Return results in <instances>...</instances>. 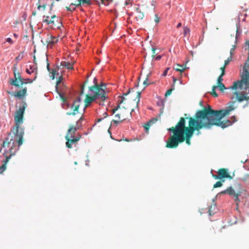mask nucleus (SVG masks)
Segmentation results:
<instances>
[{
    "instance_id": "obj_51",
    "label": "nucleus",
    "mask_w": 249,
    "mask_h": 249,
    "mask_svg": "<svg viewBox=\"0 0 249 249\" xmlns=\"http://www.w3.org/2000/svg\"><path fill=\"white\" fill-rule=\"evenodd\" d=\"M17 142H18V146H20L22 144V142L23 141H17Z\"/></svg>"
},
{
    "instance_id": "obj_61",
    "label": "nucleus",
    "mask_w": 249,
    "mask_h": 249,
    "mask_svg": "<svg viewBox=\"0 0 249 249\" xmlns=\"http://www.w3.org/2000/svg\"><path fill=\"white\" fill-rule=\"evenodd\" d=\"M120 140H125V141H126V140H129V139H127L126 138H125V139H121Z\"/></svg>"
},
{
    "instance_id": "obj_8",
    "label": "nucleus",
    "mask_w": 249,
    "mask_h": 249,
    "mask_svg": "<svg viewBox=\"0 0 249 249\" xmlns=\"http://www.w3.org/2000/svg\"><path fill=\"white\" fill-rule=\"evenodd\" d=\"M227 194L230 196H233L234 197V200L235 202H240V200L239 199V196H240L241 194V191H239L237 192H235L234 190L232 188V187H229L227 189L221 191L219 193V195H224Z\"/></svg>"
},
{
    "instance_id": "obj_54",
    "label": "nucleus",
    "mask_w": 249,
    "mask_h": 249,
    "mask_svg": "<svg viewBox=\"0 0 249 249\" xmlns=\"http://www.w3.org/2000/svg\"><path fill=\"white\" fill-rule=\"evenodd\" d=\"M47 70L48 71H50V67H49V63L47 64Z\"/></svg>"
},
{
    "instance_id": "obj_39",
    "label": "nucleus",
    "mask_w": 249,
    "mask_h": 249,
    "mask_svg": "<svg viewBox=\"0 0 249 249\" xmlns=\"http://www.w3.org/2000/svg\"><path fill=\"white\" fill-rule=\"evenodd\" d=\"M222 77L223 76H221V75H219V76L217 78V84H221V83H222V81H223V78H222Z\"/></svg>"
},
{
    "instance_id": "obj_37",
    "label": "nucleus",
    "mask_w": 249,
    "mask_h": 249,
    "mask_svg": "<svg viewBox=\"0 0 249 249\" xmlns=\"http://www.w3.org/2000/svg\"><path fill=\"white\" fill-rule=\"evenodd\" d=\"M151 50H152V56L153 57H154L155 55L156 54H158L159 53L156 52L157 49L155 48L152 47Z\"/></svg>"
},
{
    "instance_id": "obj_23",
    "label": "nucleus",
    "mask_w": 249,
    "mask_h": 249,
    "mask_svg": "<svg viewBox=\"0 0 249 249\" xmlns=\"http://www.w3.org/2000/svg\"><path fill=\"white\" fill-rule=\"evenodd\" d=\"M77 141H67L66 144L67 147L69 148H72V144H76Z\"/></svg>"
},
{
    "instance_id": "obj_59",
    "label": "nucleus",
    "mask_w": 249,
    "mask_h": 249,
    "mask_svg": "<svg viewBox=\"0 0 249 249\" xmlns=\"http://www.w3.org/2000/svg\"><path fill=\"white\" fill-rule=\"evenodd\" d=\"M12 149H13V147H11V148L10 149V152L11 154L13 153Z\"/></svg>"
},
{
    "instance_id": "obj_5",
    "label": "nucleus",
    "mask_w": 249,
    "mask_h": 249,
    "mask_svg": "<svg viewBox=\"0 0 249 249\" xmlns=\"http://www.w3.org/2000/svg\"><path fill=\"white\" fill-rule=\"evenodd\" d=\"M76 127L70 126L65 137L66 140H79L81 138V136L76 133Z\"/></svg>"
},
{
    "instance_id": "obj_30",
    "label": "nucleus",
    "mask_w": 249,
    "mask_h": 249,
    "mask_svg": "<svg viewBox=\"0 0 249 249\" xmlns=\"http://www.w3.org/2000/svg\"><path fill=\"white\" fill-rule=\"evenodd\" d=\"M50 72L52 73L51 77L53 80L54 79L55 75H58L59 74V73L58 72H56V71L54 69H53L52 71H50Z\"/></svg>"
},
{
    "instance_id": "obj_13",
    "label": "nucleus",
    "mask_w": 249,
    "mask_h": 249,
    "mask_svg": "<svg viewBox=\"0 0 249 249\" xmlns=\"http://www.w3.org/2000/svg\"><path fill=\"white\" fill-rule=\"evenodd\" d=\"M27 93V88L26 87L23 88L21 90L18 91H15L13 93V95L18 99H22Z\"/></svg>"
},
{
    "instance_id": "obj_14",
    "label": "nucleus",
    "mask_w": 249,
    "mask_h": 249,
    "mask_svg": "<svg viewBox=\"0 0 249 249\" xmlns=\"http://www.w3.org/2000/svg\"><path fill=\"white\" fill-rule=\"evenodd\" d=\"M94 0L96 1L97 0ZM84 4L90 5L91 4V0H76L74 2L71 3V5H75L78 7Z\"/></svg>"
},
{
    "instance_id": "obj_24",
    "label": "nucleus",
    "mask_w": 249,
    "mask_h": 249,
    "mask_svg": "<svg viewBox=\"0 0 249 249\" xmlns=\"http://www.w3.org/2000/svg\"><path fill=\"white\" fill-rule=\"evenodd\" d=\"M217 88V87L216 86H213L212 88V90L211 91V94L215 97H216L218 96V94L216 92L215 89Z\"/></svg>"
},
{
    "instance_id": "obj_6",
    "label": "nucleus",
    "mask_w": 249,
    "mask_h": 249,
    "mask_svg": "<svg viewBox=\"0 0 249 249\" xmlns=\"http://www.w3.org/2000/svg\"><path fill=\"white\" fill-rule=\"evenodd\" d=\"M213 177L215 179H220L222 181L223 178H227L230 179H232V177L229 175L228 172V169L226 168H220L217 171V175H213Z\"/></svg>"
},
{
    "instance_id": "obj_56",
    "label": "nucleus",
    "mask_w": 249,
    "mask_h": 249,
    "mask_svg": "<svg viewBox=\"0 0 249 249\" xmlns=\"http://www.w3.org/2000/svg\"><path fill=\"white\" fill-rule=\"evenodd\" d=\"M177 80V79L175 77H173V82L175 83L176 81Z\"/></svg>"
},
{
    "instance_id": "obj_62",
    "label": "nucleus",
    "mask_w": 249,
    "mask_h": 249,
    "mask_svg": "<svg viewBox=\"0 0 249 249\" xmlns=\"http://www.w3.org/2000/svg\"><path fill=\"white\" fill-rule=\"evenodd\" d=\"M10 159V157L6 158V161H8L9 159Z\"/></svg>"
},
{
    "instance_id": "obj_34",
    "label": "nucleus",
    "mask_w": 249,
    "mask_h": 249,
    "mask_svg": "<svg viewBox=\"0 0 249 249\" xmlns=\"http://www.w3.org/2000/svg\"><path fill=\"white\" fill-rule=\"evenodd\" d=\"M23 52H22L19 53V54L18 55V56L17 57H16V60H20L23 58Z\"/></svg>"
},
{
    "instance_id": "obj_1",
    "label": "nucleus",
    "mask_w": 249,
    "mask_h": 249,
    "mask_svg": "<svg viewBox=\"0 0 249 249\" xmlns=\"http://www.w3.org/2000/svg\"><path fill=\"white\" fill-rule=\"evenodd\" d=\"M235 101L229 103L226 109L220 110H213L210 106L208 107L198 110L193 117L188 118V125H186V120L181 117L175 126L168 129L170 136L168 140H191L194 136L202 134V130L210 129L213 125L226 128L232 124L230 120L221 119L234 110Z\"/></svg>"
},
{
    "instance_id": "obj_49",
    "label": "nucleus",
    "mask_w": 249,
    "mask_h": 249,
    "mask_svg": "<svg viewBox=\"0 0 249 249\" xmlns=\"http://www.w3.org/2000/svg\"><path fill=\"white\" fill-rule=\"evenodd\" d=\"M66 9L69 11H72L75 10V8L71 9V8H70V7H66Z\"/></svg>"
},
{
    "instance_id": "obj_26",
    "label": "nucleus",
    "mask_w": 249,
    "mask_h": 249,
    "mask_svg": "<svg viewBox=\"0 0 249 249\" xmlns=\"http://www.w3.org/2000/svg\"><path fill=\"white\" fill-rule=\"evenodd\" d=\"M58 23L56 24L55 22L53 24V25H51V28H53L54 27H56L57 28H60L62 26V23L60 21H57Z\"/></svg>"
},
{
    "instance_id": "obj_35",
    "label": "nucleus",
    "mask_w": 249,
    "mask_h": 249,
    "mask_svg": "<svg viewBox=\"0 0 249 249\" xmlns=\"http://www.w3.org/2000/svg\"><path fill=\"white\" fill-rule=\"evenodd\" d=\"M226 66L223 65L222 67L220 68V70L221 71V76H223L225 74V69Z\"/></svg>"
},
{
    "instance_id": "obj_42",
    "label": "nucleus",
    "mask_w": 249,
    "mask_h": 249,
    "mask_svg": "<svg viewBox=\"0 0 249 249\" xmlns=\"http://www.w3.org/2000/svg\"><path fill=\"white\" fill-rule=\"evenodd\" d=\"M155 21L157 23H158L160 21V18L159 17L158 15L156 14L155 15Z\"/></svg>"
},
{
    "instance_id": "obj_47",
    "label": "nucleus",
    "mask_w": 249,
    "mask_h": 249,
    "mask_svg": "<svg viewBox=\"0 0 249 249\" xmlns=\"http://www.w3.org/2000/svg\"><path fill=\"white\" fill-rule=\"evenodd\" d=\"M169 68H167L164 71L163 74H162V75L165 76L167 75V72H168V71L169 70Z\"/></svg>"
},
{
    "instance_id": "obj_27",
    "label": "nucleus",
    "mask_w": 249,
    "mask_h": 249,
    "mask_svg": "<svg viewBox=\"0 0 249 249\" xmlns=\"http://www.w3.org/2000/svg\"><path fill=\"white\" fill-rule=\"evenodd\" d=\"M232 57L230 56L226 60H225L224 65L227 66L229 64L230 62L232 61Z\"/></svg>"
},
{
    "instance_id": "obj_20",
    "label": "nucleus",
    "mask_w": 249,
    "mask_h": 249,
    "mask_svg": "<svg viewBox=\"0 0 249 249\" xmlns=\"http://www.w3.org/2000/svg\"><path fill=\"white\" fill-rule=\"evenodd\" d=\"M36 77H37V76L36 75L35 78L33 79H31L30 78H26V79L23 78V81H21L20 86H22L24 84H26L28 83H32L33 82V81L36 79Z\"/></svg>"
},
{
    "instance_id": "obj_3",
    "label": "nucleus",
    "mask_w": 249,
    "mask_h": 249,
    "mask_svg": "<svg viewBox=\"0 0 249 249\" xmlns=\"http://www.w3.org/2000/svg\"><path fill=\"white\" fill-rule=\"evenodd\" d=\"M26 107V104L24 103L23 106L20 107L15 113V121L17 126L16 132L15 133V140H22L23 139L24 132L23 129L19 127V125L22 123L23 114Z\"/></svg>"
},
{
    "instance_id": "obj_48",
    "label": "nucleus",
    "mask_w": 249,
    "mask_h": 249,
    "mask_svg": "<svg viewBox=\"0 0 249 249\" xmlns=\"http://www.w3.org/2000/svg\"><path fill=\"white\" fill-rule=\"evenodd\" d=\"M6 41L11 44L13 43L12 39L10 37H8L6 39Z\"/></svg>"
},
{
    "instance_id": "obj_46",
    "label": "nucleus",
    "mask_w": 249,
    "mask_h": 249,
    "mask_svg": "<svg viewBox=\"0 0 249 249\" xmlns=\"http://www.w3.org/2000/svg\"><path fill=\"white\" fill-rule=\"evenodd\" d=\"M163 110H164L163 107H162L161 108H160V113L159 114V117H160V116L162 115V114L163 113Z\"/></svg>"
},
{
    "instance_id": "obj_53",
    "label": "nucleus",
    "mask_w": 249,
    "mask_h": 249,
    "mask_svg": "<svg viewBox=\"0 0 249 249\" xmlns=\"http://www.w3.org/2000/svg\"><path fill=\"white\" fill-rule=\"evenodd\" d=\"M34 62L35 64H36V57L35 55L34 56Z\"/></svg>"
},
{
    "instance_id": "obj_57",
    "label": "nucleus",
    "mask_w": 249,
    "mask_h": 249,
    "mask_svg": "<svg viewBox=\"0 0 249 249\" xmlns=\"http://www.w3.org/2000/svg\"><path fill=\"white\" fill-rule=\"evenodd\" d=\"M186 142L188 145H190L191 144V141H186Z\"/></svg>"
},
{
    "instance_id": "obj_19",
    "label": "nucleus",
    "mask_w": 249,
    "mask_h": 249,
    "mask_svg": "<svg viewBox=\"0 0 249 249\" xmlns=\"http://www.w3.org/2000/svg\"><path fill=\"white\" fill-rule=\"evenodd\" d=\"M74 63V62L71 63L68 62L62 61L61 62V66L66 67L68 69L72 70L73 69V65Z\"/></svg>"
},
{
    "instance_id": "obj_9",
    "label": "nucleus",
    "mask_w": 249,
    "mask_h": 249,
    "mask_svg": "<svg viewBox=\"0 0 249 249\" xmlns=\"http://www.w3.org/2000/svg\"><path fill=\"white\" fill-rule=\"evenodd\" d=\"M233 94L236 96V98L239 102H242L245 100H249V89L248 92L245 93L235 91Z\"/></svg>"
},
{
    "instance_id": "obj_50",
    "label": "nucleus",
    "mask_w": 249,
    "mask_h": 249,
    "mask_svg": "<svg viewBox=\"0 0 249 249\" xmlns=\"http://www.w3.org/2000/svg\"><path fill=\"white\" fill-rule=\"evenodd\" d=\"M161 56H160V55H158V56H157L155 58V59H156V60H160V59H161Z\"/></svg>"
},
{
    "instance_id": "obj_63",
    "label": "nucleus",
    "mask_w": 249,
    "mask_h": 249,
    "mask_svg": "<svg viewBox=\"0 0 249 249\" xmlns=\"http://www.w3.org/2000/svg\"><path fill=\"white\" fill-rule=\"evenodd\" d=\"M61 98H62V99L64 101H65V99L64 98V97H61Z\"/></svg>"
},
{
    "instance_id": "obj_2",
    "label": "nucleus",
    "mask_w": 249,
    "mask_h": 249,
    "mask_svg": "<svg viewBox=\"0 0 249 249\" xmlns=\"http://www.w3.org/2000/svg\"><path fill=\"white\" fill-rule=\"evenodd\" d=\"M94 85L89 87V93L86 95L85 99V107H87L91 103L99 100L105 101L107 98L105 91L106 85L105 84H98L97 83V79H94Z\"/></svg>"
},
{
    "instance_id": "obj_45",
    "label": "nucleus",
    "mask_w": 249,
    "mask_h": 249,
    "mask_svg": "<svg viewBox=\"0 0 249 249\" xmlns=\"http://www.w3.org/2000/svg\"><path fill=\"white\" fill-rule=\"evenodd\" d=\"M3 146L5 147L6 145H8L10 143L9 141H3Z\"/></svg>"
},
{
    "instance_id": "obj_7",
    "label": "nucleus",
    "mask_w": 249,
    "mask_h": 249,
    "mask_svg": "<svg viewBox=\"0 0 249 249\" xmlns=\"http://www.w3.org/2000/svg\"><path fill=\"white\" fill-rule=\"evenodd\" d=\"M16 67H14V78L9 80V84L16 87H19L21 81H23V78L19 72L17 71Z\"/></svg>"
},
{
    "instance_id": "obj_25",
    "label": "nucleus",
    "mask_w": 249,
    "mask_h": 249,
    "mask_svg": "<svg viewBox=\"0 0 249 249\" xmlns=\"http://www.w3.org/2000/svg\"><path fill=\"white\" fill-rule=\"evenodd\" d=\"M216 86L217 87V88H218L219 90L221 91H223L224 89H226V88L223 83L217 84V85Z\"/></svg>"
},
{
    "instance_id": "obj_22",
    "label": "nucleus",
    "mask_w": 249,
    "mask_h": 249,
    "mask_svg": "<svg viewBox=\"0 0 249 249\" xmlns=\"http://www.w3.org/2000/svg\"><path fill=\"white\" fill-rule=\"evenodd\" d=\"M136 11H137V16H136V18L137 19V20H141L142 19H143V17H144V15L143 14V13L141 12V11H140V9L139 8H136Z\"/></svg>"
},
{
    "instance_id": "obj_41",
    "label": "nucleus",
    "mask_w": 249,
    "mask_h": 249,
    "mask_svg": "<svg viewBox=\"0 0 249 249\" xmlns=\"http://www.w3.org/2000/svg\"><path fill=\"white\" fill-rule=\"evenodd\" d=\"M87 81H86L84 84L81 86V94H83L84 93V89H85V85L87 83Z\"/></svg>"
},
{
    "instance_id": "obj_21",
    "label": "nucleus",
    "mask_w": 249,
    "mask_h": 249,
    "mask_svg": "<svg viewBox=\"0 0 249 249\" xmlns=\"http://www.w3.org/2000/svg\"><path fill=\"white\" fill-rule=\"evenodd\" d=\"M216 205L215 204L211 205L209 207V214L211 216L214 215Z\"/></svg>"
},
{
    "instance_id": "obj_32",
    "label": "nucleus",
    "mask_w": 249,
    "mask_h": 249,
    "mask_svg": "<svg viewBox=\"0 0 249 249\" xmlns=\"http://www.w3.org/2000/svg\"><path fill=\"white\" fill-rule=\"evenodd\" d=\"M190 32V29L188 27H184L183 28V34L184 36H186L187 34H189Z\"/></svg>"
},
{
    "instance_id": "obj_64",
    "label": "nucleus",
    "mask_w": 249,
    "mask_h": 249,
    "mask_svg": "<svg viewBox=\"0 0 249 249\" xmlns=\"http://www.w3.org/2000/svg\"><path fill=\"white\" fill-rule=\"evenodd\" d=\"M14 36L17 37L18 36L16 34H14Z\"/></svg>"
},
{
    "instance_id": "obj_43",
    "label": "nucleus",
    "mask_w": 249,
    "mask_h": 249,
    "mask_svg": "<svg viewBox=\"0 0 249 249\" xmlns=\"http://www.w3.org/2000/svg\"><path fill=\"white\" fill-rule=\"evenodd\" d=\"M5 170V165H3L1 166H0V174L2 173Z\"/></svg>"
},
{
    "instance_id": "obj_29",
    "label": "nucleus",
    "mask_w": 249,
    "mask_h": 249,
    "mask_svg": "<svg viewBox=\"0 0 249 249\" xmlns=\"http://www.w3.org/2000/svg\"><path fill=\"white\" fill-rule=\"evenodd\" d=\"M63 76L62 75H61V76H60L59 77V78L57 80V81H56V86H55L56 89H57V87H58V85L61 83V82L63 80Z\"/></svg>"
},
{
    "instance_id": "obj_10",
    "label": "nucleus",
    "mask_w": 249,
    "mask_h": 249,
    "mask_svg": "<svg viewBox=\"0 0 249 249\" xmlns=\"http://www.w3.org/2000/svg\"><path fill=\"white\" fill-rule=\"evenodd\" d=\"M58 41V39L50 35L49 34L47 35V38L45 39H42L41 42L44 44H47L48 46L50 45L51 47L53 46L55 43H56Z\"/></svg>"
},
{
    "instance_id": "obj_36",
    "label": "nucleus",
    "mask_w": 249,
    "mask_h": 249,
    "mask_svg": "<svg viewBox=\"0 0 249 249\" xmlns=\"http://www.w3.org/2000/svg\"><path fill=\"white\" fill-rule=\"evenodd\" d=\"M235 49V46L232 45V48L231 49V50H230V56L232 57V55L234 54V52Z\"/></svg>"
},
{
    "instance_id": "obj_28",
    "label": "nucleus",
    "mask_w": 249,
    "mask_h": 249,
    "mask_svg": "<svg viewBox=\"0 0 249 249\" xmlns=\"http://www.w3.org/2000/svg\"><path fill=\"white\" fill-rule=\"evenodd\" d=\"M249 178V175L246 174L243 177L239 178V180L243 182H246Z\"/></svg>"
},
{
    "instance_id": "obj_38",
    "label": "nucleus",
    "mask_w": 249,
    "mask_h": 249,
    "mask_svg": "<svg viewBox=\"0 0 249 249\" xmlns=\"http://www.w3.org/2000/svg\"><path fill=\"white\" fill-rule=\"evenodd\" d=\"M174 89H168L165 93V96L167 97L168 96H169L171 93H172V91Z\"/></svg>"
},
{
    "instance_id": "obj_11",
    "label": "nucleus",
    "mask_w": 249,
    "mask_h": 249,
    "mask_svg": "<svg viewBox=\"0 0 249 249\" xmlns=\"http://www.w3.org/2000/svg\"><path fill=\"white\" fill-rule=\"evenodd\" d=\"M81 98L80 97L77 98L73 103L71 108L73 109L72 112H67V115H75L78 113V109L80 105Z\"/></svg>"
},
{
    "instance_id": "obj_33",
    "label": "nucleus",
    "mask_w": 249,
    "mask_h": 249,
    "mask_svg": "<svg viewBox=\"0 0 249 249\" xmlns=\"http://www.w3.org/2000/svg\"><path fill=\"white\" fill-rule=\"evenodd\" d=\"M222 183L221 181H217L214 185H213V188H217V187H220L222 186Z\"/></svg>"
},
{
    "instance_id": "obj_58",
    "label": "nucleus",
    "mask_w": 249,
    "mask_h": 249,
    "mask_svg": "<svg viewBox=\"0 0 249 249\" xmlns=\"http://www.w3.org/2000/svg\"><path fill=\"white\" fill-rule=\"evenodd\" d=\"M237 202V203H236V206H237L236 207V210H238V203H239V202Z\"/></svg>"
},
{
    "instance_id": "obj_18",
    "label": "nucleus",
    "mask_w": 249,
    "mask_h": 249,
    "mask_svg": "<svg viewBox=\"0 0 249 249\" xmlns=\"http://www.w3.org/2000/svg\"><path fill=\"white\" fill-rule=\"evenodd\" d=\"M26 72L29 74H31L32 73L35 72L36 75L37 76V68L34 66H30V70L28 69H26Z\"/></svg>"
},
{
    "instance_id": "obj_31",
    "label": "nucleus",
    "mask_w": 249,
    "mask_h": 249,
    "mask_svg": "<svg viewBox=\"0 0 249 249\" xmlns=\"http://www.w3.org/2000/svg\"><path fill=\"white\" fill-rule=\"evenodd\" d=\"M137 96H136V98L137 99V106H137V107L138 108V103L140 100L141 92L140 91H138L137 92Z\"/></svg>"
},
{
    "instance_id": "obj_60",
    "label": "nucleus",
    "mask_w": 249,
    "mask_h": 249,
    "mask_svg": "<svg viewBox=\"0 0 249 249\" xmlns=\"http://www.w3.org/2000/svg\"><path fill=\"white\" fill-rule=\"evenodd\" d=\"M231 119H233V122H235V116H232L231 117Z\"/></svg>"
},
{
    "instance_id": "obj_16",
    "label": "nucleus",
    "mask_w": 249,
    "mask_h": 249,
    "mask_svg": "<svg viewBox=\"0 0 249 249\" xmlns=\"http://www.w3.org/2000/svg\"><path fill=\"white\" fill-rule=\"evenodd\" d=\"M184 141H167L166 147L168 148H175L176 147L178 143L183 142Z\"/></svg>"
},
{
    "instance_id": "obj_17",
    "label": "nucleus",
    "mask_w": 249,
    "mask_h": 249,
    "mask_svg": "<svg viewBox=\"0 0 249 249\" xmlns=\"http://www.w3.org/2000/svg\"><path fill=\"white\" fill-rule=\"evenodd\" d=\"M186 68V64L180 65L178 64L176 65V67H174V70L181 73V76L182 75V72H183Z\"/></svg>"
},
{
    "instance_id": "obj_44",
    "label": "nucleus",
    "mask_w": 249,
    "mask_h": 249,
    "mask_svg": "<svg viewBox=\"0 0 249 249\" xmlns=\"http://www.w3.org/2000/svg\"><path fill=\"white\" fill-rule=\"evenodd\" d=\"M41 8H42L43 10H44L45 9V8H46V5L45 4H43V5H41L40 4H38V6H37V9L38 10H40V9Z\"/></svg>"
},
{
    "instance_id": "obj_52",
    "label": "nucleus",
    "mask_w": 249,
    "mask_h": 249,
    "mask_svg": "<svg viewBox=\"0 0 249 249\" xmlns=\"http://www.w3.org/2000/svg\"><path fill=\"white\" fill-rule=\"evenodd\" d=\"M181 26V23L179 22L178 23V24L177 25V27L178 28H179V27H180Z\"/></svg>"
},
{
    "instance_id": "obj_4",
    "label": "nucleus",
    "mask_w": 249,
    "mask_h": 249,
    "mask_svg": "<svg viewBox=\"0 0 249 249\" xmlns=\"http://www.w3.org/2000/svg\"><path fill=\"white\" fill-rule=\"evenodd\" d=\"M125 100V98L124 96H120L117 101L119 105L116 108H114L112 110V114H115V112L119 109V112L115 114V117L117 118V120H113V122L117 124L125 120L127 115L129 114L131 115L134 111V109H132L131 111L129 112V110H127L125 107H120V104L123 103Z\"/></svg>"
},
{
    "instance_id": "obj_15",
    "label": "nucleus",
    "mask_w": 249,
    "mask_h": 249,
    "mask_svg": "<svg viewBox=\"0 0 249 249\" xmlns=\"http://www.w3.org/2000/svg\"><path fill=\"white\" fill-rule=\"evenodd\" d=\"M158 120V117H155L150 120H149L146 124L143 125V127L146 131L148 132L150 127L153 124H155Z\"/></svg>"
},
{
    "instance_id": "obj_12",
    "label": "nucleus",
    "mask_w": 249,
    "mask_h": 249,
    "mask_svg": "<svg viewBox=\"0 0 249 249\" xmlns=\"http://www.w3.org/2000/svg\"><path fill=\"white\" fill-rule=\"evenodd\" d=\"M43 18V22L46 23L47 25L52 24V25H53L55 21H58V18L55 15L52 16L51 18L49 16H44Z\"/></svg>"
},
{
    "instance_id": "obj_40",
    "label": "nucleus",
    "mask_w": 249,
    "mask_h": 249,
    "mask_svg": "<svg viewBox=\"0 0 249 249\" xmlns=\"http://www.w3.org/2000/svg\"><path fill=\"white\" fill-rule=\"evenodd\" d=\"M148 81V77H146L145 80L143 82V85L144 86L143 89H145L149 84V83H147Z\"/></svg>"
},
{
    "instance_id": "obj_55",
    "label": "nucleus",
    "mask_w": 249,
    "mask_h": 249,
    "mask_svg": "<svg viewBox=\"0 0 249 249\" xmlns=\"http://www.w3.org/2000/svg\"><path fill=\"white\" fill-rule=\"evenodd\" d=\"M104 117H107L108 116L107 112L104 113Z\"/></svg>"
}]
</instances>
